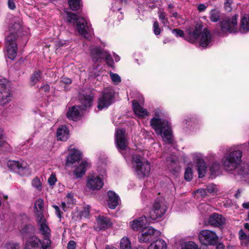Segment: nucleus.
I'll use <instances>...</instances> for the list:
<instances>
[{
  "instance_id": "f257e3e1",
  "label": "nucleus",
  "mask_w": 249,
  "mask_h": 249,
  "mask_svg": "<svg viewBox=\"0 0 249 249\" xmlns=\"http://www.w3.org/2000/svg\"><path fill=\"white\" fill-rule=\"evenodd\" d=\"M242 152L239 150L230 152L225 158L223 161V167L227 171H235L236 174L245 177L249 173V165L242 163L241 157Z\"/></svg>"
},
{
  "instance_id": "f03ea898",
  "label": "nucleus",
  "mask_w": 249,
  "mask_h": 249,
  "mask_svg": "<svg viewBox=\"0 0 249 249\" xmlns=\"http://www.w3.org/2000/svg\"><path fill=\"white\" fill-rule=\"evenodd\" d=\"M201 34L199 45L201 47L206 48L211 45L212 42V35L207 28H204L202 32V26L197 25L193 31H189L188 35L185 36V39L191 43H195Z\"/></svg>"
},
{
  "instance_id": "7ed1b4c3",
  "label": "nucleus",
  "mask_w": 249,
  "mask_h": 249,
  "mask_svg": "<svg viewBox=\"0 0 249 249\" xmlns=\"http://www.w3.org/2000/svg\"><path fill=\"white\" fill-rule=\"evenodd\" d=\"M150 124L156 133L161 136L164 142L168 143H172V135L171 127L166 120L154 117L151 119Z\"/></svg>"
},
{
  "instance_id": "20e7f679",
  "label": "nucleus",
  "mask_w": 249,
  "mask_h": 249,
  "mask_svg": "<svg viewBox=\"0 0 249 249\" xmlns=\"http://www.w3.org/2000/svg\"><path fill=\"white\" fill-rule=\"evenodd\" d=\"M67 18L69 22L76 23L77 30L80 35L87 39L91 37L92 30L83 18L78 17L75 14L67 13Z\"/></svg>"
},
{
  "instance_id": "39448f33",
  "label": "nucleus",
  "mask_w": 249,
  "mask_h": 249,
  "mask_svg": "<svg viewBox=\"0 0 249 249\" xmlns=\"http://www.w3.org/2000/svg\"><path fill=\"white\" fill-rule=\"evenodd\" d=\"M132 163L135 174L139 178L148 177L150 174L151 166L147 160H142L140 155L134 154L132 156Z\"/></svg>"
},
{
  "instance_id": "423d86ee",
  "label": "nucleus",
  "mask_w": 249,
  "mask_h": 249,
  "mask_svg": "<svg viewBox=\"0 0 249 249\" xmlns=\"http://www.w3.org/2000/svg\"><path fill=\"white\" fill-rule=\"evenodd\" d=\"M167 207L161 198H158L153 202L149 212L148 218L156 220L162 217L165 214Z\"/></svg>"
},
{
  "instance_id": "0eeeda50",
  "label": "nucleus",
  "mask_w": 249,
  "mask_h": 249,
  "mask_svg": "<svg viewBox=\"0 0 249 249\" xmlns=\"http://www.w3.org/2000/svg\"><path fill=\"white\" fill-rule=\"evenodd\" d=\"M37 224L39 226V231L44 239L42 240V249H48L50 247L51 241L50 240L51 230L46 224V220L45 217H41L37 219Z\"/></svg>"
},
{
  "instance_id": "6e6552de",
  "label": "nucleus",
  "mask_w": 249,
  "mask_h": 249,
  "mask_svg": "<svg viewBox=\"0 0 249 249\" xmlns=\"http://www.w3.org/2000/svg\"><path fill=\"white\" fill-rule=\"evenodd\" d=\"M114 97V91L111 88H107L102 92V95L99 98L98 108L102 110L107 108L113 103Z\"/></svg>"
},
{
  "instance_id": "1a4fd4ad",
  "label": "nucleus",
  "mask_w": 249,
  "mask_h": 249,
  "mask_svg": "<svg viewBox=\"0 0 249 249\" xmlns=\"http://www.w3.org/2000/svg\"><path fill=\"white\" fill-rule=\"evenodd\" d=\"M237 17L235 15L231 17H226L220 22V28L222 33H235L237 31Z\"/></svg>"
},
{
  "instance_id": "9d476101",
  "label": "nucleus",
  "mask_w": 249,
  "mask_h": 249,
  "mask_svg": "<svg viewBox=\"0 0 249 249\" xmlns=\"http://www.w3.org/2000/svg\"><path fill=\"white\" fill-rule=\"evenodd\" d=\"M11 94L8 81L0 79V105L4 106L11 101Z\"/></svg>"
},
{
  "instance_id": "9b49d317",
  "label": "nucleus",
  "mask_w": 249,
  "mask_h": 249,
  "mask_svg": "<svg viewBox=\"0 0 249 249\" xmlns=\"http://www.w3.org/2000/svg\"><path fill=\"white\" fill-rule=\"evenodd\" d=\"M199 239L202 244L213 245L217 243L218 238L214 232L206 230L200 232Z\"/></svg>"
},
{
  "instance_id": "f8f14e48",
  "label": "nucleus",
  "mask_w": 249,
  "mask_h": 249,
  "mask_svg": "<svg viewBox=\"0 0 249 249\" xmlns=\"http://www.w3.org/2000/svg\"><path fill=\"white\" fill-rule=\"evenodd\" d=\"M6 47L7 56L9 58L13 60L17 54V45L16 42V37L15 35H11L6 37Z\"/></svg>"
},
{
  "instance_id": "ddd939ff",
  "label": "nucleus",
  "mask_w": 249,
  "mask_h": 249,
  "mask_svg": "<svg viewBox=\"0 0 249 249\" xmlns=\"http://www.w3.org/2000/svg\"><path fill=\"white\" fill-rule=\"evenodd\" d=\"M7 164L11 170L21 176L25 175L28 169V165L24 161L19 162L15 160L9 161Z\"/></svg>"
},
{
  "instance_id": "4468645a",
  "label": "nucleus",
  "mask_w": 249,
  "mask_h": 249,
  "mask_svg": "<svg viewBox=\"0 0 249 249\" xmlns=\"http://www.w3.org/2000/svg\"><path fill=\"white\" fill-rule=\"evenodd\" d=\"M157 231L151 227H145L142 233L139 236L140 242L146 243L151 241L155 237Z\"/></svg>"
},
{
  "instance_id": "2eb2a0df",
  "label": "nucleus",
  "mask_w": 249,
  "mask_h": 249,
  "mask_svg": "<svg viewBox=\"0 0 249 249\" xmlns=\"http://www.w3.org/2000/svg\"><path fill=\"white\" fill-rule=\"evenodd\" d=\"M104 185L102 179L99 177H89L88 178L87 186L92 190H98L101 189Z\"/></svg>"
},
{
  "instance_id": "dca6fc26",
  "label": "nucleus",
  "mask_w": 249,
  "mask_h": 249,
  "mask_svg": "<svg viewBox=\"0 0 249 249\" xmlns=\"http://www.w3.org/2000/svg\"><path fill=\"white\" fill-rule=\"evenodd\" d=\"M115 141L118 148L120 150H126L127 143L124 136V130L123 129L117 130L115 133Z\"/></svg>"
},
{
  "instance_id": "f3484780",
  "label": "nucleus",
  "mask_w": 249,
  "mask_h": 249,
  "mask_svg": "<svg viewBox=\"0 0 249 249\" xmlns=\"http://www.w3.org/2000/svg\"><path fill=\"white\" fill-rule=\"evenodd\" d=\"M107 52L99 47H94L90 49V55L94 63L104 59Z\"/></svg>"
},
{
  "instance_id": "a211bd4d",
  "label": "nucleus",
  "mask_w": 249,
  "mask_h": 249,
  "mask_svg": "<svg viewBox=\"0 0 249 249\" xmlns=\"http://www.w3.org/2000/svg\"><path fill=\"white\" fill-rule=\"evenodd\" d=\"M225 222V218L222 215L213 213L211 214L208 221L209 225L214 227H220L223 226Z\"/></svg>"
},
{
  "instance_id": "6ab92c4d",
  "label": "nucleus",
  "mask_w": 249,
  "mask_h": 249,
  "mask_svg": "<svg viewBox=\"0 0 249 249\" xmlns=\"http://www.w3.org/2000/svg\"><path fill=\"white\" fill-rule=\"evenodd\" d=\"M147 221L146 217L142 216L130 222L129 225L133 231H138L146 227Z\"/></svg>"
},
{
  "instance_id": "aec40b11",
  "label": "nucleus",
  "mask_w": 249,
  "mask_h": 249,
  "mask_svg": "<svg viewBox=\"0 0 249 249\" xmlns=\"http://www.w3.org/2000/svg\"><path fill=\"white\" fill-rule=\"evenodd\" d=\"M96 221V229L99 230H105L110 227L112 224L110 219L108 217L104 216H98Z\"/></svg>"
},
{
  "instance_id": "412c9836",
  "label": "nucleus",
  "mask_w": 249,
  "mask_h": 249,
  "mask_svg": "<svg viewBox=\"0 0 249 249\" xmlns=\"http://www.w3.org/2000/svg\"><path fill=\"white\" fill-rule=\"evenodd\" d=\"M132 104L133 110L139 117L144 118L149 115V112L147 109L141 107L137 101L133 100Z\"/></svg>"
},
{
  "instance_id": "4be33fe9",
  "label": "nucleus",
  "mask_w": 249,
  "mask_h": 249,
  "mask_svg": "<svg viewBox=\"0 0 249 249\" xmlns=\"http://www.w3.org/2000/svg\"><path fill=\"white\" fill-rule=\"evenodd\" d=\"M196 167L197 168V171L198 174V177L199 178L203 177L207 171V166L204 160L201 158H196L195 160Z\"/></svg>"
},
{
  "instance_id": "5701e85b",
  "label": "nucleus",
  "mask_w": 249,
  "mask_h": 249,
  "mask_svg": "<svg viewBox=\"0 0 249 249\" xmlns=\"http://www.w3.org/2000/svg\"><path fill=\"white\" fill-rule=\"evenodd\" d=\"M107 205L111 209H114L119 204L118 196L113 191H109L108 193Z\"/></svg>"
},
{
  "instance_id": "b1692460",
  "label": "nucleus",
  "mask_w": 249,
  "mask_h": 249,
  "mask_svg": "<svg viewBox=\"0 0 249 249\" xmlns=\"http://www.w3.org/2000/svg\"><path fill=\"white\" fill-rule=\"evenodd\" d=\"M42 241L36 236H32L29 237L25 245V249H34L41 245L42 247ZM40 249H42L41 248Z\"/></svg>"
},
{
  "instance_id": "393cba45",
  "label": "nucleus",
  "mask_w": 249,
  "mask_h": 249,
  "mask_svg": "<svg viewBox=\"0 0 249 249\" xmlns=\"http://www.w3.org/2000/svg\"><path fill=\"white\" fill-rule=\"evenodd\" d=\"M81 158V152L76 150H71L70 154L67 157L66 164L68 165L69 164H73L78 161Z\"/></svg>"
},
{
  "instance_id": "a878e982",
  "label": "nucleus",
  "mask_w": 249,
  "mask_h": 249,
  "mask_svg": "<svg viewBox=\"0 0 249 249\" xmlns=\"http://www.w3.org/2000/svg\"><path fill=\"white\" fill-rule=\"evenodd\" d=\"M35 213L37 216V219L44 217L43 215L44 201L41 198L37 199L35 203Z\"/></svg>"
},
{
  "instance_id": "bb28decb",
  "label": "nucleus",
  "mask_w": 249,
  "mask_h": 249,
  "mask_svg": "<svg viewBox=\"0 0 249 249\" xmlns=\"http://www.w3.org/2000/svg\"><path fill=\"white\" fill-rule=\"evenodd\" d=\"M69 131L65 125L59 126L56 132L57 138L62 141H66L69 137Z\"/></svg>"
},
{
  "instance_id": "cd10ccee",
  "label": "nucleus",
  "mask_w": 249,
  "mask_h": 249,
  "mask_svg": "<svg viewBox=\"0 0 249 249\" xmlns=\"http://www.w3.org/2000/svg\"><path fill=\"white\" fill-rule=\"evenodd\" d=\"M89 163L86 161H83L73 172L76 178H81L86 173Z\"/></svg>"
},
{
  "instance_id": "c85d7f7f",
  "label": "nucleus",
  "mask_w": 249,
  "mask_h": 249,
  "mask_svg": "<svg viewBox=\"0 0 249 249\" xmlns=\"http://www.w3.org/2000/svg\"><path fill=\"white\" fill-rule=\"evenodd\" d=\"M89 163L86 161H83L73 172L76 178H81L86 173Z\"/></svg>"
},
{
  "instance_id": "c756f323",
  "label": "nucleus",
  "mask_w": 249,
  "mask_h": 249,
  "mask_svg": "<svg viewBox=\"0 0 249 249\" xmlns=\"http://www.w3.org/2000/svg\"><path fill=\"white\" fill-rule=\"evenodd\" d=\"M79 107L73 106L71 108H69L67 113V117L69 119L73 121H76L79 119L80 116Z\"/></svg>"
},
{
  "instance_id": "7c9ffc66",
  "label": "nucleus",
  "mask_w": 249,
  "mask_h": 249,
  "mask_svg": "<svg viewBox=\"0 0 249 249\" xmlns=\"http://www.w3.org/2000/svg\"><path fill=\"white\" fill-rule=\"evenodd\" d=\"M240 31L246 33L249 31V15H244L241 18Z\"/></svg>"
},
{
  "instance_id": "2f4dec72",
  "label": "nucleus",
  "mask_w": 249,
  "mask_h": 249,
  "mask_svg": "<svg viewBox=\"0 0 249 249\" xmlns=\"http://www.w3.org/2000/svg\"><path fill=\"white\" fill-rule=\"evenodd\" d=\"M35 229L31 225H25L20 230L23 238L26 239L30 237L32 233L34 232Z\"/></svg>"
},
{
  "instance_id": "473e14b6",
  "label": "nucleus",
  "mask_w": 249,
  "mask_h": 249,
  "mask_svg": "<svg viewBox=\"0 0 249 249\" xmlns=\"http://www.w3.org/2000/svg\"><path fill=\"white\" fill-rule=\"evenodd\" d=\"M166 243L163 240L158 239L151 243L148 249H166Z\"/></svg>"
},
{
  "instance_id": "72a5a7b5",
  "label": "nucleus",
  "mask_w": 249,
  "mask_h": 249,
  "mask_svg": "<svg viewBox=\"0 0 249 249\" xmlns=\"http://www.w3.org/2000/svg\"><path fill=\"white\" fill-rule=\"evenodd\" d=\"M238 234L241 245L244 247H247L249 244V234L246 233L242 229H241Z\"/></svg>"
},
{
  "instance_id": "f704fd0d",
  "label": "nucleus",
  "mask_w": 249,
  "mask_h": 249,
  "mask_svg": "<svg viewBox=\"0 0 249 249\" xmlns=\"http://www.w3.org/2000/svg\"><path fill=\"white\" fill-rule=\"evenodd\" d=\"M210 19L213 22H217L220 18V12L216 9H213L210 12Z\"/></svg>"
},
{
  "instance_id": "c9c22d12",
  "label": "nucleus",
  "mask_w": 249,
  "mask_h": 249,
  "mask_svg": "<svg viewBox=\"0 0 249 249\" xmlns=\"http://www.w3.org/2000/svg\"><path fill=\"white\" fill-rule=\"evenodd\" d=\"M120 246V249H132L131 242L127 237L121 239Z\"/></svg>"
},
{
  "instance_id": "e433bc0d",
  "label": "nucleus",
  "mask_w": 249,
  "mask_h": 249,
  "mask_svg": "<svg viewBox=\"0 0 249 249\" xmlns=\"http://www.w3.org/2000/svg\"><path fill=\"white\" fill-rule=\"evenodd\" d=\"M70 8L73 11L79 9L82 5L81 0H68Z\"/></svg>"
},
{
  "instance_id": "4c0bfd02",
  "label": "nucleus",
  "mask_w": 249,
  "mask_h": 249,
  "mask_svg": "<svg viewBox=\"0 0 249 249\" xmlns=\"http://www.w3.org/2000/svg\"><path fill=\"white\" fill-rule=\"evenodd\" d=\"M32 186L39 192L42 190V183L38 177H36L32 180Z\"/></svg>"
},
{
  "instance_id": "58836bf2",
  "label": "nucleus",
  "mask_w": 249,
  "mask_h": 249,
  "mask_svg": "<svg viewBox=\"0 0 249 249\" xmlns=\"http://www.w3.org/2000/svg\"><path fill=\"white\" fill-rule=\"evenodd\" d=\"M92 98L90 95L84 96L82 100V104L85 108L90 107L92 103Z\"/></svg>"
},
{
  "instance_id": "ea45409f",
  "label": "nucleus",
  "mask_w": 249,
  "mask_h": 249,
  "mask_svg": "<svg viewBox=\"0 0 249 249\" xmlns=\"http://www.w3.org/2000/svg\"><path fill=\"white\" fill-rule=\"evenodd\" d=\"M220 166L218 162H215L210 167V170L212 174L215 175L220 172Z\"/></svg>"
},
{
  "instance_id": "a19ab883",
  "label": "nucleus",
  "mask_w": 249,
  "mask_h": 249,
  "mask_svg": "<svg viewBox=\"0 0 249 249\" xmlns=\"http://www.w3.org/2000/svg\"><path fill=\"white\" fill-rule=\"evenodd\" d=\"M158 16L159 19L164 25H166L169 23L168 19L166 17V14L163 11L159 10L158 12Z\"/></svg>"
},
{
  "instance_id": "79ce46f5",
  "label": "nucleus",
  "mask_w": 249,
  "mask_h": 249,
  "mask_svg": "<svg viewBox=\"0 0 249 249\" xmlns=\"http://www.w3.org/2000/svg\"><path fill=\"white\" fill-rule=\"evenodd\" d=\"M184 178L187 181H190L193 178V172L190 167H187L185 171Z\"/></svg>"
},
{
  "instance_id": "37998d69",
  "label": "nucleus",
  "mask_w": 249,
  "mask_h": 249,
  "mask_svg": "<svg viewBox=\"0 0 249 249\" xmlns=\"http://www.w3.org/2000/svg\"><path fill=\"white\" fill-rule=\"evenodd\" d=\"M0 249H20V247L17 243H8L1 247Z\"/></svg>"
},
{
  "instance_id": "c03bdc74",
  "label": "nucleus",
  "mask_w": 249,
  "mask_h": 249,
  "mask_svg": "<svg viewBox=\"0 0 249 249\" xmlns=\"http://www.w3.org/2000/svg\"><path fill=\"white\" fill-rule=\"evenodd\" d=\"M181 249H199L198 246L193 242L186 243Z\"/></svg>"
},
{
  "instance_id": "a18cd8bd",
  "label": "nucleus",
  "mask_w": 249,
  "mask_h": 249,
  "mask_svg": "<svg viewBox=\"0 0 249 249\" xmlns=\"http://www.w3.org/2000/svg\"><path fill=\"white\" fill-rule=\"evenodd\" d=\"M109 74L111 80L113 82L115 83L116 84H118L121 82V77L118 74L110 72Z\"/></svg>"
},
{
  "instance_id": "49530a36",
  "label": "nucleus",
  "mask_w": 249,
  "mask_h": 249,
  "mask_svg": "<svg viewBox=\"0 0 249 249\" xmlns=\"http://www.w3.org/2000/svg\"><path fill=\"white\" fill-rule=\"evenodd\" d=\"M40 71H36L31 77V80L34 83L37 82L40 78Z\"/></svg>"
},
{
  "instance_id": "de8ad7c7",
  "label": "nucleus",
  "mask_w": 249,
  "mask_h": 249,
  "mask_svg": "<svg viewBox=\"0 0 249 249\" xmlns=\"http://www.w3.org/2000/svg\"><path fill=\"white\" fill-rule=\"evenodd\" d=\"M104 59H105L106 63L108 65L110 66L111 67H113L114 64L113 60L107 52V55L105 56Z\"/></svg>"
},
{
  "instance_id": "09e8293b",
  "label": "nucleus",
  "mask_w": 249,
  "mask_h": 249,
  "mask_svg": "<svg viewBox=\"0 0 249 249\" xmlns=\"http://www.w3.org/2000/svg\"><path fill=\"white\" fill-rule=\"evenodd\" d=\"M89 206L84 208L83 210L81 212V217L87 218L89 215Z\"/></svg>"
},
{
  "instance_id": "8fccbe9b",
  "label": "nucleus",
  "mask_w": 249,
  "mask_h": 249,
  "mask_svg": "<svg viewBox=\"0 0 249 249\" xmlns=\"http://www.w3.org/2000/svg\"><path fill=\"white\" fill-rule=\"evenodd\" d=\"M154 33L155 35L158 36L160 34V29L159 27V23L157 21H155L153 24Z\"/></svg>"
},
{
  "instance_id": "3c124183",
  "label": "nucleus",
  "mask_w": 249,
  "mask_h": 249,
  "mask_svg": "<svg viewBox=\"0 0 249 249\" xmlns=\"http://www.w3.org/2000/svg\"><path fill=\"white\" fill-rule=\"evenodd\" d=\"M57 181V179L55 176V175L54 174H52L50 177L48 178V183L51 185H53Z\"/></svg>"
},
{
  "instance_id": "603ef678",
  "label": "nucleus",
  "mask_w": 249,
  "mask_h": 249,
  "mask_svg": "<svg viewBox=\"0 0 249 249\" xmlns=\"http://www.w3.org/2000/svg\"><path fill=\"white\" fill-rule=\"evenodd\" d=\"M172 32L173 34H175L177 37H183L184 36L183 31L179 29H174L172 30Z\"/></svg>"
},
{
  "instance_id": "864d4df0",
  "label": "nucleus",
  "mask_w": 249,
  "mask_h": 249,
  "mask_svg": "<svg viewBox=\"0 0 249 249\" xmlns=\"http://www.w3.org/2000/svg\"><path fill=\"white\" fill-rule=\"evenodd\" d=\"M3 130L0 128V148L5 144Z\"/></svg>"
},
{
  "instance_id": "5fc2aeb1",
  "label": "nucleus",
  "mask_w": 249,
  "mask_h": 249,
  "mask_svg": "<svg viewBox=\"0 0 249 249\" xmlns=\"http://www.w3.org/2000/svg\"><path fill=\"white\" fill-rule=\"evenodd\" d=\"M232 0H226V1L224 3V7L226 10L230 12L231 10V6Z\"/></svg>"
},
{
  "instance_id": "6e6d98bb",
  "label": "nucleus",
  "mask_w": 249,
  "mask_h": 249,
  "mask_svg": "<svg viewBox=\"0 0 249 249\" xmlns=\"http://www.w3.org/2000/svg\"><path fill=\"white\" fill-rule=\"evenodd\" d=\"M196 193L199 194L201 196L204 197L207 195V191L206 189H199L196 191Z\"/></svg>"
},
{
  "instance_id": "4d7b16f0",
  "label": "nucleus",
  "mask_w": 249,
  "mask_h": 249,
  "mask_svg": "<svg viewBox=\"0 0 249 249\" xmlns=\"http://www.w3.org/2000/svg\"><path fill=\"white\" fill-rule=\"evenodd\" d=\"M15 0H8V6L9 8L14 10L16 8Z\"/></svg>"
},
{
  "instance_id": "13d9d810",
  "label": "nucleus",
  "mask_w": 249,
  "mask_h": 249,
  "mask_svg": "<svg viewBox=\"0 0 249 249\" xmlns=\"http://www.w3.org/2000/svg\"><path fill=\"white\" fill-rule=\"evenodd\" d=\"M76 243L73 241L71 240L69 242L67 246L68 249H75Z\"/></svg>"
},
{
  "instance_id": "bf43d9fd",
  "label": "nucleus",
  "mask_w": 249,
  "mask_h": 249,
  "mask_svg": "<svg viewBox=\"0 0 249 249\" xmlns=\"http://www.w3.org/2000/svg\"><path fill=\"white\" fill-rule=\"evenodd\" d=\"M207 7L204 4L201 3L197 6V10L199 12H202L206 10Z\"/></svg>"
},
{
  "instance_id": "052dcab7",
  "label": "nucleus",
  "mask_w": 249,
  "mask_h": 249,
  "mask_svg": "<svg viewBox=\"0 0 249 249\" xmlns=\"http://www.w3.org/2000/svg\"><path fill=\"white\" fill-rule=\"evenodd\" d=\"M61 81L65 84H70L71 83V80L67 77H62Z\"/></svg>"
},
{
  "instance_id": "680f3d73",
  "label": "nucleus",
  "mask_w": 249,
  "mask_h": 249,
  "mask_svg": "<svg viewBox=\"0 0 249 249\" xmlns=\"http://www.w3.org/2000/svg\"><path fill=\"white\" fill-rule=\"evenodd\" d=\"M40 89L43 90L45 92L49 91L50 90V86L48 84H45L40 87Z\"/></svg>"
},
{
  "instance_id": "e2e57ef3",
  "label": "nucleus",
  "mask_w": 249,
  "mask_h": 249,
  "mask_svg": "<svg viewBox=\"0 0 249 249\" xmlns=\"http://www.w3.org/2000/svg\"><path fill=\"white\" fill-rule=\"evenodd\" d=\"M55 213H56V215L59 218H61V215H62V213L60 211L59 208H58V210L57 211H55Z\"/></svg>"
},
{
  "instance_id": "0e129e2a",
  "label": "nucleus",
  "mask_w": 249,
  "mask_h": 249,
  "mask_svg": "<svg viewBox=\"0 0 249 249\" xmlns=\"http://www.w3.org/2000/svg\"><path fill=\"white\" fill-rule=\"evenodd\" d=\"M216 249H224V245L222 243H219L217 245Z\"/></svg>"
},
{
  "instance_id": "69168bd1",
  "label": "nucleus",
  "mask_w": 249,
  "mask_h": 249,
  "mask_svg": "<svg viewBox=\"0 0 249 249\" xmlns=\"http://www.w3.org/2000/svg\"><path fill=\"white\" fill-rule=\"evenodd\" d=\"M241 193H242V190L241 189H238L236 191V194H235V197L238 198L240 196Z\"/></svg>"
},
{
  "instance_id": "338daca9",
  "label": "nucleus",
  "mask_w": 249,
  "mask_h": 249,
  "mask_svg": "<svg viewBox=\"0 0 249 249\" xmlns=\"http://www.w3.org/2000/svg\"><path fill=\"white\" fill-rule=\"evenodd\" d=\"M242 207L245 209H249V202L244 203L242 204Z\"/></svg>"
},
{
  "instance_id": "774afa93",
  "label": "nucleus",
  "mask_w": 249,
  "mask_h": 249,
  "mask_svg": "<svg viewBox=\"0 0 249 249\" xmlns=\"http://www.w3.org/2000/svg\"><path fill=\"white\" fill-rule=\"evenodd\" d=\"M61 207L62 208L64 211H66L67 210L66 203L65 202L61 203Z\"/></svg>"
}]
</instances>
